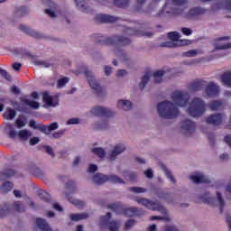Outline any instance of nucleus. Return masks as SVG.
I'll list each match as a JSON object with an SVG mask.
<instances>
[{"instance_id": "obj_1", "label": "nucleus", "mask_w": 231, "mask_h": 231, "mask_svg": "<svg viewBox=\"0 0 231 231\" xmlns=\"http://www.w3.org/2000/svg\"><path fill=\"white\" fill-rule=\"evenodd\" d=\"M147 0H136L137 11L143 12V14H148L149 15H152L153 17H162V15H181L182 10L176 9L172 7V4L166 3L162 10L156 11L158 8V3L162 0H152L148 8H143V5Z\"/></svg>"}, {"instance_id": "obj_2", "label": "nucleus", "mask_w": 231, "mask_h": 231, "mask_svg": "<svg viewBox=\"0 0 231 231\" xmlns=\"http://www.w3.org/2000/svg\"><path fill=\"white\" fill-rule=\"evenodd\" d=\"M126 149L127 147L125 146V143H118L111 145L106 154V150L102 147H94L91 149V152L98 158H101V160L106 158L109 163H113L118 160L120 154H124V152H125Z\"/></svg>"}, {"instance_id": "obj_3", "label": "nucleus", "mask_w": 231, "mask_h": 231, "mask_svg": "<svg viewBox=\"0 0 231 231\" xmlns=\"http://www.w3.org/2000/svg\"><path fill=\"white\" fill-rule=\"evenodd\" d=\"M134 201L138 203V205H142V207H145V208H148V210H152V211H158L161 214H165L164 217H158V216H152L151 217L152 221H171V215H169V212L167 211V208L163 205H162L158 201H152L149 199H143L140 197H136L134 199Z\"/></svg>"}, {"instance_id": "obj_4", "label": "nucleus", "mask_w": 231, "mask_h": 231, "mask_svg": "<svg viewBox=\"0 0 231 231\" xmlns=\"http://www.w3.org/2000/svg\"><path fill=\"white\" fill-rule=\"evenodd\" d=\"M157 113L163 120H174L180 116V108L170 100H164L157 105Z\"/></svg>"}, {"instance_id": "obj_5", "label": "nucleus", "mask_w": 231, "mask_h": 231, "mask_svg": "<svg viewBox=\"0 0 231 231\" xmlns=\"http://www.w3.org/2000/svg\"><path fill=\"white\" fill-rule=\"evenodd\" d=\"M207 111V103L199 97H193L187 108V113L193 118H199L205 115Z\"/></svg>"}, {"instance_id": "obj_6", "label": "nucleus", "mask_w": 231, "mask_h": 231, "mask_svg": "<svg viewBox=\"0 0 231 231\" xmlns=\"http://www.w3.org/2000/svg\"><path fill=\"white\" fill-rule=\"evenodd\" d=\"M168 37L171 42L162 43V48H178L180 46H189L192 44L190 40H180V32H171L168 33Z\"/></svg>"}, {"instance_id": "obj_7", "label": "nucleus", "mask_w": 231, "mask_h": 231, "mask_svg": "<svg viewBox=\"0 0 231 231\" xmlns=\"http://www.w3.org/2000/svg\"><path fill=\"white\" fill-rule=\"evenodd\" d=\"M171 98L176 107H185L190 100V95L187 91L177 90L171 94Z\"/></svg>"}, {"instance_id": "obj_8", "label": "nucleus", "mask_w": 231, "mask_h": 231, "mask_svg": "<svg viewBox=\"0 0 231 231\" xmlns=\"http://www.w3.org/2000/svg\"><path fill=\"white\" fill-rule=\"evenodd\" d=\"M163 75H165V71L163 70H157L152 73V75L145 74L142 79L141 82L139 83L140 89H145V86L151 82V79L155 84H162L163 82Z\"/></svg>"}, {"instance_id": "obj_9", "label": "nucleus", "mask_w": 231, "mask_h": 231, "mask_svg": "<svg viewBox=\"0 0 231 231\" xmlns=\"http://www.w3.org/2000/svg\"><path fill=\"white\" fill-rule=\"evenodd\" d=\"M200 199L204 203H208L209 205H214L215 207H218L220 209V212H223V207H225V199H223V195L219 193V191H217V197L216 199H212L210 197V193L206 192L200 196Z\"/></svg>"}, {"instance_id": "obj_10", "label": "nucleus", "mask_w": 231, "mask_h": 231, "mask_svg": "<svg viewBox=\"0 0 231 231\" xmlns=\"http://www.w3.org/2000/svg\"><path fill=\"white\" fill-rule=\"evenodd\" d=\"M76 189H77V186H75V182H72V181L69 182L66 185L64 197L66 198V199H68V201H69V203H72V205H75L76 207H78V208H82L86 207V202L74 199L73 197H71V195H69L73 193Z\"/></svg>"}, {"instance_id": "obj_11", "label": "nucleus", "mask_w": 231, "mask_h": 231, "mask_svg": "<svg viewBox=\"0 0 231 231\" xmlns=\"http://www.w3.org/2000/svg\"><path fill=\"white\" fill-rule=\"evenodd\" d=\"M86 79L88 82L89 87L91 89H93L94 93H97V95H101V93H104V89L102 88V86L97 79V77L91 70H86L85 71Z\"/></svg>"}, {"instance_id": "obj_12", "label": "nucleus", "mask_w": 231, "mask_h": 231, "mask_svg": "<svg viewBox=\"0 0 231 231\" xmlns=\"http://www.w3.org/2000/svg\"><path fill=\"white\" fill-rule=\"evenodd\" d=\"M131 41L129 38H125L124 36H112L106 38L103 41V44H106L108 46H116V45H120V46H125V44H129Z\"/></svg>"}, {"instance_id": "obj_13", "label": "nucleus", "mask_w": 231, "mask_h": 231, "mask_svg": "<svg viewBox=\"0 0 231 231\" xmlns=\"http://www.w3.org/2000/svg\"><path fill=\"white\" fill-rule=\"evenodd\" d=\"M90 113L94 116H106L107 118H111L115 115V112L111 110L109 107L97 106L90 109Z\"/></svg>"}, {"instance_id": "obj_14", "label": "nucleus", "mask_w": 231, "mask_h": 231, "mask_svg": "<svg viewBox=\"0 0 231 231\" xmlns=\"http://www.w3.org/2000/svg\"><path fill=\"white\" fill-rule=\"evenodd\" d=\"M180 131L185 136H190L196 133V123L190 119H185L180 124Z\"/></svg>"}, {"instance_id": "obj_15", "label": "nucleus", "mask_w": 231, "mask_h": 231, "mask_svg": "<svg viewBox=\"0 0 231 231\" xmlns=\"http://www.w3.org/2000/svg\"><path fill=\"white\" fill-rule=\"evenodd\" d=\"M110 219H111V212H108L106 216H103L100 217V225H102L103 226L106 225L107 228L110 231H118V228H120V225H121L120 221L109 222Z\"/></svg>"}, {"instance_id": "obj_16", "label": "nucleus", "mask_w": 231, "mask_h": 231, "mask_svg": "<svg viewBox=\"0 0 231 231\" xmlns=\"http://www.w3.org/2000/svg\"><path fill=\"white\" fill-rule=\"evenodd\" d=\"M48 8L45 10V14L51 17V19H55V17H60V11H59V6L53 3L51 0H42Z\"/></svg>"}, {"instance_id": "obj_17", "label": "nucleus", "mask_w": 231, "mask_h": 231, "mask_svg": "<svg viewBox=\"0 0 231 231\" xmlns=\"http://www.w3.org/2000/svg\"><path fill=\"white\" fill-rule=\"evenodd\" d=\"M219 91H221V88H219V85H217L216 82H207L205 93L206 95H208V97H217L219 95Z\"/></svg>"}, {"instance_id": "obj_18", "label": "nucleus", "mask_w": 231, "mask_h": 231, "mask_svg": "<svg viewBox=\"0 0 231 231\" xmlns=\"http://www.w3.org/2000/svg\"><path fill=\"white\" fill-rule=\"evenodd\" d=\"M42 101L48 107H57L59 106V98L50 95L48 92L43 93Z\"/></svg>"}, {"instance_id": "obj_19", "label": "nucleus", "mask_w": 231, "mask_h": 231, "mask_svg": "<svg viewBox=\"0 0 231 231\" xmlns=\"http://www.w3.org/2000/svg\"><path fill=\"white\" fill-rule=\"evenodd\" d=\"M189 180L196 184L210 183V179L201 172H195L189 176Z\"/></svg>"}, {"instance_id": "obj_20", "label": "nucleus", "mask_w": 231, "mask_h": 231, "mask_svg": "<svg viewBox=\"0 0 231 231\" xmlns=\"http://www.w3.org/2000/svg\"><path fill=\"white\" fill-rule=\"evenodd\" d=\"M228 39L230 37L217 38L214 42L215 50H230L231 42H224V41H228Z\"/></svg>"}, {"instance_id": "obj_21", "label": "nucleus", "mask_w": 231, "mask_h": 231, "mask_svg": "<svg viewBox=\"0 0 231 231\" xmlns=\"http://www.w3.org/2000/svg\"><path fill=\"white\" fill-rule=\"evenodd\" d=\"M206 12H208V10L203 7H193L188 12L187 17L189 19H196V17L205 15Z\"/></svg>"}, {"instance_id": "obj_22", "label": "nucleus", "mask_w": 231, "mask_h": 231, "mask_svg": "<svg viewBox=\"0 0 231 231\" xmlns=\"http://www.w3.org/2000/svg\"><path fill=\"white\" fill-rule=\"evenodd\" d=\"M207 124L209 125H221L223 122V116L221 114H213L207 117Z\"/></svg>"}, {"instance_id": "obj_23", "label": "nucleus", "mask_w": 231, "mask_h": 231, "mask_svg": "<svg viewBox=\"0 0 231 231\" xmlns=\"http://www.w3.org/2000/svg\"><path fill=\"white\" fill-rule=\"evenodd\" d=\"M19 30H21V32H23L24 33H27V35H31L32 37H34L35 39H42V33L24 24L19 25Z\"/></svg>"}, {"instance_id": "obj_24", "label": "nucleus", "mask_w": 231, "mask_h": 231, "mask_svg": "<svg viewBox=\"0 0 231 231\" xmlns=\"http://www.w3.org/2000/svg\"><path fill=\"white\" fill-rule=\"evenodd\" d=\"M36 227L41 231H53L48 221L44 218H36Z\"/></svg>"}, {"instance_id": "obj_25", "label": "nucleus", "mask_w": 231, "mask_h": 231, "mask_svg": "<svg viewBox=\"0 0 231 231\" xmlns=\"http://www.w3.org/2000/svg\"><path fill=\"white\" fill-rule=\"evenodd\" d=\"M59 129V123H51L49 125H44L40 128L41 133H43L44 134L50 135L51 134V131H57Z\"/></svg>"}, {"instance_id": "obj_26", "label": "nucleus", "mask_w": 231, "mask_h": 231, "mask_svg": "<svg viewBox=\"0 0 231 231\" xmlns=\"http://www.w3.org/2000/svg\"><path fill=\"white\" fill-rule=\"evenodd\" d=\"M92 181L94 185H102L107 181V175H104L103 173H96L92 178Z\"/></svg>"}, {"instance_id": "obj_27", "label": "nucleus", "mask_w": 231, "mask_h": 231, "mask_svg": "<svg viewBox=\"0 0 231 231\" xmlns=\"http://www.w3.org/2000/svg\"><path fill=\"white\" fill-rule=\"evenodd\" d=\"M97 21H99V23H116L118 18L109 14H97Z\"/></svg>"}, {"instance_id": "obj_28", "label": "nucleus", "mask_w": 231, "mask_h": 231, "mask_svg": "<svg viewBox=\"0 0 231 231\" xmlns=\"http://www.w3.org/2000/svg\"><path fill=\"white\" fill-rule=\"evenodd\" d=\"M207 80H196L191 84L192 91H201V89H206L207 88Z\"/></svg>"}, {"instance_id": "obj_29", "label": "nucleus", "mask_w": 231, "mask_h": 231, "mask_svg": "<svg viewBox=\"0 0 231 231\" xmlns=\"http://www.w3.org/2000/svg\"><path fill=\"white\" fill-rule=\"evenodd\" d=\"M32 134H33L30 130L26 129L16 132V136H18L22 142H27V140L32 138Z\"/></svg>"}, {"instance_id": "obj_30", "label": "nucleus", "mask_w": 231, "mask_h": 231, "mask_svg": "<svg viewBox=\"0 0 231 231\" xmlns=\"http://www.w3.org/2000/svg\"><path fill=\"white\" fill-rule=\"evenodd\" d=\"M117 107L124 111H131V109H133V104L129 100L120 99L117 102Z\"/></svg>"}, {"instance_id": "obj_31", "label": "nucleus", "mask_w": 231, "mask_h": 231, "mask_svg": "<svg viewBox=\"0 0 231 231\" xmlns=\"http://www.w3.org/2000/svg\"><path fill=\"white\" fill-rule=\"evenodd\" d=\"M96 131H106L109 127V122L107 121H97L93 125Z\"/></svg>"}, {"instance_id": "obj_32", "label": "nucleus", "mask_w": 231, "mask_h": 231, "mask_svg": "<svg viewBox=\"0 0 231 231\" xmlns=\"http://www.w3.org/2000/svg\"><path fill=\"white\" fill-rule=\"evenodd\" d=\"M220 80L224 86L231 88V71L224 72V75L221 76Z\"/></svg>"}, {"instance_id": "obj_33", "label": "nucleus", "mask_w": 231, "mask_h": 231, "mask_svg": "<svg viewBox=\"0 0 231 231\" xmlns=\"http://www.w3.org/2000/svg\"><path fill=\"white\" fill-rule=\"evenodd\" d=\"M3 116L5 120H14V118L17 116V112L14 109L7 107L3 114Z\"/></svg>"}, {"instance_id": "obj_34", "label": "nucleus", "mask_w": 231, "mask_h": 231, "mask_svg": "<svg viewBox=\"0 0 231 231\" xmlns=\"http://www.w3.org/2000/svg\"><path fill=\"white\" fill-rule=\"evenodd\" d=\"M107 181H110V183H121V185L127 184L125 180H124L122 178L118 177V175L116 174L107 175Z\"/></svg>"}, {"instance_id": "obj_35", "label": "nucleus", "mask_w": 231, "mask_h": 231, "mask_svg": "<svg viewBox=\"0 0 231 231\" xmlns=\"http://www.w3.org/2000/svg\"><path fill=\"white\" fill-rule=\"evenodd\" d=\"M122 176L124 178L128 177L130 181H136V180H138V174H136V172H134V171H123Z\"/></svg>"}, {"instance_id": "obj_36", "label": "nucleus", "mask_w": 231, "mask_h": 231, "mask_svg": "<svg viewBox=\"0 0 231 231\" xmlns=\"http://www.w3.org/2000/svg\"><path fill=\"white\" fill-rule=\"evenodd\" d=\"M208 107L211 109V111H218V109H221L223 107V103L218 100H213L208 103Z\"/></svg>"}, {"instance_id": "obj_37", "label": "nucleus", "mask_w": 231, "mask_h": 231, "mask_svg": "<svg viewBox=\"0 0 231 231\" xmlns=\"http://www.w3.org/2000/svg\"><path fill=\"white\" fill-rule=\"evenodd\" d=\"M15 174V171L14 170H5L0 173V181H3L4 180H8V178H12Z\"/></svg>"}, {"instance_id": "obj_38", "label": "nucleus", "mask_w": 231, "mask_h": 231, "mask_svg": "<svg viewBox=\"0 0 231 231\" xmlns=\"http://www.w3.org/2000/svg\"><path fill=\"white\" fill-rule=\"evenodd\" d=\"M161 167H162V170L163 171L164 174L170 180L171 183L175 185L176 179L174 178V176H172V172H171V171H169V169H167V167L165 165H162Z\"/></svg>"}, {"instance_id": "obj_39", "label": "nucleus", "mask_w": 231, "mask_h": 231, "mask_svg": "<svg viewBox=\"0 0 231 231\" xmlns=\"http://www.w3.org/2000/svg\"><path fill=\"white\" fill-rule=\"evenodd\" d=\"M13 208L15 210V212H24L26 210V207H24V203L22 201L14 202Z\"/></svg>"}, {"instance_id": "obj_40", "label": "nucleus", "mask_w": 231, "mask_h": 231, "mask_svg": "<svg viewBox=\"0 0 231 231\" xmlns=\"http://www.w3.org/2000/svg\"><path fill=\"white\" fill-rule=\"evenodd\" d=\"M12 189H14V184H12L10 181H6L0 187V191L3 194H6L7 192H10Z\"/></svg>"}, {"instance_id": "obj_41", "label": "nucleus", "mask_w": 231, "mask_h": 231, "mask_svg": "<svg viewBox=\"0 0 231 231\" xmlns=\"http://www.w3.org/2000/svg\"><path fill=\"white\" fill-rule=\"evenodd\" d=\"M22 102L25 104V106H29L32 109H39L41 104L37 101H31L30 99L23 98Z\"/></svg>"}, {"instance_id": "obj_42", "label": "nucleus", "mask_w": 231, "mask_h": 231, "mask_svg": "<svg viewBox=\"0 0 231 231\" xmlns=\"http://www.w3.org/2000/svg\"><path fill=\"white\" fill-rule=\"evenodd\" d=\"M75 4L78 9L80 12H87L88 11V4L84 0H75Z\"/></svg>"}, {"instance_id": "obj_43", "label": "nucleus", "mask_w": 231, "mask_h": 231, "mask_svg": "<svg viewBox=\"0 0 231 231\" xmlns=\"http://www.w3.org/2000/svg\"><path fill=\"white\" fill-rule=\"evenodd\" d=\"M129 192H132V194H145V192H147V189L134 186L129 188Z\"/></svg>"}, {"instance_id": "obj_44", "label": "nucleus", "mask_w": 231, "mask_h": 231, "mask_svg": "<svg viewBox=\"0 0 231 231\" xmlns=\"http://www.w3.org/2000/svg\"><path fill=\"white\" fill-rule=\"evenodd\" d=\"M70 219L72 221H80V219H88V214L86 213L72 214L70 215Z\"/></svg>"}, {"instance_id": "obj_45", "label": "nucleus", "mask_w": 231, "mask_h": 231, "mask_svg": "<svg viewBox=\"0 0 231 231\" xmlns=\"http://www.w3.org/2000/svg\"><path fill=\"white\" fill-rule=\"evenodd\" d=\"M130 1L131 0H115V5L120 8H126V6H129Z\"/></svg>"}, {"instance_id": "obj_46", "label": "nucleus", "mask_w": 231, "mask_h": 231, "mask_svg": "<svg viewBox=\"0 0 231 231\" xmlns=\"http://www.w3.org/2000/svg\"><path fill=\"white\" fill-rule=\"evenodd\" d=\"M68 82H69V78L65 77V78L60 79L57 83L58 89H62V88H64V86H66V84H68Z\"/></svg>"}, {"instance_id": "obj_47", "label": "nucleus", "mask_w": 231, "mask_h": 231, "mask_svg": "<svg viewBox=\"0 0 231 231\" xmlns=\"http://www.w3.org/2000/svg\"><path fill=\"white\" fill-rule=\"evenodd\" d=\"M138 212V208L133 207V208H128L125 209V214L128 216L129 217H133Z\"/></svg>"}, {"instance_id": "obj_48", "label": "nucleus", "mask_w": 231, "mask_h": 231, "mask_svg": "<svg viewBox=\"0 0 231 231\" xmlns=\"http://www.w3.org/2000/svg\"><path fill=\"white\" fill-rule=\"evenodd\" d=\"M6 129H9V138H17V132H15V130L12 127V125L7 124Z\"/></svg>"}, {"instance_id": "obj_49", "label": "nucleus", "mask_w": 231, "mask_h": 231, "mask_svg": "<svg viewBox=\"0 0 231 231\" xmlns=\"http://www.w3.org/2000/svg\"><path fill=\"white\" fill-rule=\"evenodd\" d=\"M25 125H26V121L23 120L22 118L16 119V121L14 123V126L17 129H23V127H25Z\"/></svg>"}, {"instance_id": "obj_50", "label": "nucleus", "mask_w": 231, "mask_h": 231, "mask_svg": "<svg viewBox=\"0 0 231 231\" xmlns=\"http://www.w3.org/2000/svg\"><path fill=\"white\" fill-rule=\"evenodd\" d=\"M40 196L42 199H43L47 203H50V201H51V198L50 197V194L44 190L40 191Z\"/></svg>"}, {"instance_id": "obj_51", "label": "nucleus", "mask_w": 231, "mask_h": 231, "mask_svg": "<svg viewBox=\"0 0 231 231\" xmlns=\"http://www.w3.org/2000/svg\"><path fill=\"white\" fill-rule=\"evenodd\" d=\"M43 150L47 154H49L50 157L55 158V151H53V148L51 146L46 145L43 147Z\"/></svg>"}, {"instance_id": "obj_52", "label": "nucleus", "mask_w": 231, "mask_h": 231, "mask_svg": "<svg viewBox=\"0 0 231 231\" xmlns=\"http://www.w3.org/2000/svg\"><path fill=\"white\" fill-rule=\"evenodd\" d=\"M64 133H66V129L59 130L58 132H54L51 137L54 138L55 140H58L59 138H62Z\"/></svg>"}, {"instance_id": "obj_53", "label": "nucleus", "mask_w": 231, "mask_h": 231, "mask_svg": "<svg viewBox=\"0 0 231 231\" xmlns=\"http://www.w3.org/2000/svg\"><path fill=\"white\" fill-rule=\"evenodd\" d=\"M27 14H28V9L26 7H18L16 9V15H18V17L26 15Z\"/></svg>"}, {"instance_id": "obj_54", "label": "nucleus", "mask_w": 231, "mask_h": 231, "mask_svg": "<svg viewBox=\"0 0 231 231\" xmlns=\"http://www.w3.org/2000/svg\"><path fill=\"white\" fill-rule=\"evenodd\" d=\"M198 55V51L197 50H190L188 51L183 52V57H196Z\"/></svg>"}, {"instance_id": "obj_55", "label": "nucleus", "mask_w": 231, "mask_h": 231, "mask_svg": "<svg viewBox=\"0 0 231 231\" xmlns=\"http://www.w3.org/2000/svg\"><path fill=\"white\" fill-rule=\"evenodd\" d=\"M119 57H120V59H121V60L123 61V62H129V60H131V58L129 57V55L127 54V53H125V52H121V53H119Z\"/></svg>"}, {"instance_id": "obj_56", "label": "nucleus", "mask_w": 231, "mask_h": 231, "mask_svg": "<svg viewBox=\"0 0 231 231\" xmlns=\"http://www.w3.org/2000/svg\"><path fill=\"white\" fill-rule=\"evenodd\" d=\"M0 75L3 77V79H5V80H12V77L8 72L3 69H0Z\"/></svg>"}, {"instance_id": "obj_57", "label": "nucleus", "mask_w": 231, "mask_h": 231, "mask_svg": "<svg viewBox=\"0 0 231 231\" xmlns=\"http://www.w3.org/2000/svg\"><path fill=\"white\" fill-rule=\"evenodd\" d=\"M77 124H80V119L77 117L70 118L67 121V125H77Z\"/></svg>"}, {"instance_id": "obj_58", "label": "nucleus", "mask_w": 231, "mask_h": 231, "mask_svg": "<svg viewBox=\"0 0 231 231\" xmlns=\"http://www.w3.org/2000/svg\"><path fill=\"white\" fill-rule=\"evenodd\" d=\"M136 225V221L134 219H130L125 223V230H129V228H133Z\"/></svg>"}, {"instance_id": "obj_59", "label": "nucleus", "mask_w": 231, "mask_h": 231, "mask_svg": "<svg viewBox=\"0 0 231 231\" xmlns=\"http://www.w3.org/2000/svg\"><path fill=\"white\" fill-rule=\"evenodd\" d=\"M220 162H228L230 160V155L228 153H221L219 155Z\"/></svg>"}, {"instance_id": "obj_60", "label": "nucleus", "mask_w": 231, "mask_h": 231, "mask_svg": "<svg viewBox=\"0 0 231 231\" xmlns=\"http://www.w3.org/2000/svg\"><path fill=\"white\" fill-rule=\"evenodd\" d=\"M180 32L183 33V35H192V29L190 28L183 27L180 29Z\"/></svg>"}, {"instance_id": "obj_61", "label": "nucleus", "mask_w": 231, "mask_h": 231, "mask_svg": "<svg viewBox=\"0 0 231 231\" xmlns=\"http://www.w3.org/2000/svg\"><path fill=\"white\" fill-rule=\"evenodd\" d=\"M127 75V70L125 69H119L116 72V77H118L119 79L122 77H125Z\"/></svg>"}, {"instance_id": "obj_62", "label": "nucleus", "mask_w": 231, "mask_h": 231, "mask_svg": "<svg viewBox=\"0 0 231 231\" xmlns=\"http://www.w3.org/2000/svg\"><path fill=\"white\" fill-rule=\"evenodd\" d=\"M111 71H113V69L110 66L104 67V73L106 77H109V75H111Z\"/></svg>"}, {"instance_id": "obj_63", "label": "nucleus", "mask_w": 231, "mask_h": 231, "mask_svg": "<svg viewBox=\"0 0 231 231\" xmlns=\"http://www.w3.org/2000/svg\"><path fill=\"white\" fill-rule=\"evenodd\" d=\"M224 8H225V10H227L228 12H231V0H226L225 1Z\"/></svg>"}, {"instance_id": "obj_64", "label": "nucleus", "mask_w": 231, "mask_h": 231, "mask_svg": "<svg viewBox=\"0 0 231 231\" xmlns=\"http://www.w3.org/2000/svg\"><path fill=\"white\" fill-rule=\"evenodd\" d=\"M144 175L147 177V178H149V180H152V178H153V173H152V170H151V169H148V170H146L145 171H144Z\"/></svg>"}]
</instances>
